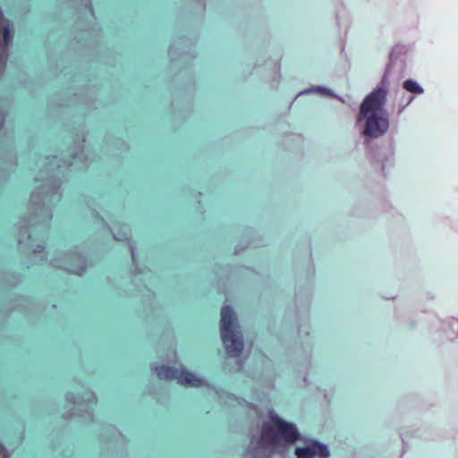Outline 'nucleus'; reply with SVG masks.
Wrapping results in <instances>:
<instances>
[{"label": "nucleus", "instance_id": "obj_1", "mask_svg": "<svg viewBox=\"0 0 458 458\" xmlns=\"http://www.w3.org/2000/svg\"><path fill=\"white\" fill-rule=\"evenodd\" d=\"M388 87L385 79L362 101L358 114V121L365 120L363 134L370 138H378L385 134L389 127L388 114L384 106L386 103Z\"/></svg>", "mask_w": 458, "mask_h": 458}, {"label": "nucleus", "instance_id": "obj_6", "mask_svg": "<svg viewBox=\"0 0 458 458\" xmlns=\"http://www.w3.org/2000/svg\"><path fill=\"white\" fill-rule=\"evenodd\" d=\"M403 87L405 90L415 94H422L424 91L423 89L412 80H406Z\"/></svg>", "mask_w": 458, "mask_h": 458}, {"label": "nucleus", "instance_id": "obj_4", "mask_svg": "<svg viewBox=\"0 0 458 458\" xmlns=\"http://www.w3.org/2000/svg\"><path fill=\"white\" fill-rule=\"evenodd\" d=\"M155 369L160 379H176L179 384L189 386H200L202 385V379L200 377L184 369H180L162 365L156 367Z\"/></svg>", "mask_w": 458, "mask_h": 458}, {"label": "nucleus", "instance_id": "obj_8", "mask_svg": "<svg viewBox=\"0 0 458 458\" xmlns=\"http://www.w3.org/2000/svg\"><path fill=\"white\" fill-rule=\"evenodd\" d=\"M8 37H9V30H8V29H5L4 30V40L5 41H7Z\"/></svg>", "mask_w": 458, "mask_h": 458}, {"label": "nucleus", "instance_id": "obj_2", "mask_svg": "<svg viewBox=\"0 0 458 458\" xmlns=\"http://www.w3.org/2000/svg\"><path fill=\"white\" fill-rule=\"evenodd\" d=\"M279 437L286 443L293 444L299 439V432L293 424L284 421L276 415H272L271 423L263 426L260 443L276 445Z\"/></svg>", "mask_w": 458, "mask_h": 458}, {"label": "nucleus", "instance_id": "obj_7", "mask_svg": "<svg viewBox=\"0 0 458 458\" xmlns=\"http://www.w3.org/2000/svg\"><path fill=\"white\" fill-rule=\"evenodd\" d=\"M220 315H235L234 310L230 306H224L220 311Z\"/></svg>", "mask_w": 458, "mask_h": 458}, {"label": "nucleus", "instance_id": "obj_3", "mask_svg": "<svg viewBox=\"0 0 458 458\" xmlns=\"http://www.w3.org/2000/svg\"><path fill=\"white\" fill-rule=\"evenodd\" d=\"M237 318L221 317V338L228 355L231 357L240 356L244 347Z\"/></svg>", "mask_w": 458, "mask_h": 458}, {"label": "nucleus", "instance_id": "obj_5", "mask_svg": "<svg viewBox=\"0 0 458 458\" xmlns=\"http://www.w3.org/2000/svg\"><path fill=\"white\" fill-rule=\"evenodd\" d=\"M295 454L298 458H312L315 456L327 458L329 452L327 445L315 441L307 446L297 447Z\"/></svg>", "mask_w": 458, "mask_h": 458}]
</instances>
